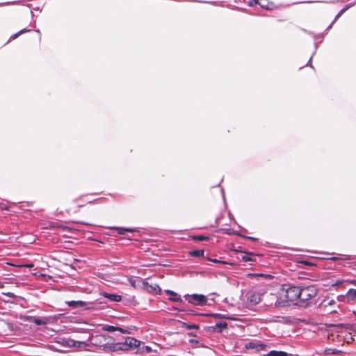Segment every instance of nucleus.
Segmentation results:
<instances>
[{
  "mask_svg": "<svg viewBox=\"0 0 356 356\" xmlns=\"http://www.w3.org/2000/svg\"><path fill=\"white\" fill-rule=\"evenodd\" d=\"M300 286L283 285L278 297L276 298L275 305L277 307H284L290 305L294 300L299 299Z\"/></svg>",
  "mask_w": 356,
  "mask_h": 356,
  "instance_id": "nucleus-1",
  "label": "nucleus"
},
{
  "mask_svg": "<svg viewBox=\"0 0 356 356\" xmlns=\"http://www.w3.org/2000/svg\"><path fill=\"white\" fill-rule=\"evenodd\" d=\"M317 294V289L314 286H300L299 300L295 305L300 307H306L309 305L308 300L315 297Z\"/></svg>",
  "mask_w": 356,
  "mask_h": 356,
  "instance_id": "nucleus-2",
  "label": "nucleus"
},
{
  "mask_svg": "<svg viewBox=\"0 0 356 356\" xmlns=\"http://www.w3.org/2000/svg\"><path fill=\"white\" fill-rule=\"evenodd\" d=\"M185 301L195 306H202L207 304V298L202 294H186L184 296Z\"/></svg>",
  "mask_w": 356,
  "mask_h": 356,
  "instance_id": "nucleus-3",
  "label": "nucleus"
},
{
  "mask_svg": "<svg viewBox=\"0 0 356 356\" xmlns=\"http://www.w3.org/2000/svg\"><path fill=\"white\" fill-rule=\"evenodd\" d=\"M65 304L72 309H83V310H90L95 309L92 302L82 301V300H71L66 301Z\"/></svg>",
  "mask_w": 356,
  "mask_h": 356,
  "instance_id": "nucleus-4",
  "label": "nucleus"
},
{
  "mask_svg": "<svg viewBox=\"0 0 356 356\" xmlns=\"http://www.w3.org/2000/svg\"><path fill=\"white\" fill-rule=\"evenodd\" d=\"M124 344L127 348V350H140V346L141 341L136 339L135 338L127 337L124 339Z\"/></svg>",
  "mask_w": 356,
  "mask_h": 356,
  "instance_id": "nucleus-5",
  "label": "nucleus"
},
{
  "mask_svg": "<svg viewBox=\"0 0 356 356\" xmlns=\"http://www.w3.org/2000/svg\"><path fill=\"white\" fill-rule=\"evenodd\" d=\"M143 288H144L147 292L158 294L161 291V288L157 284H149L147 281H143Z\"/></svg>",
  "mask_w": 356,
  "mask_h": 356,
  "instance_id": "nucleus-6",
  "label": "nucleus"
},
{
  "mask_svg": "<svg viewBox=\"0 0 356 356\" xmlns=\"http://www.w3.org/2000/svg\"><path fill=\"white\" fill-rule=\"evenodd\" d=\"M261 300L259 292L252 291L248 294V301L252 305L258 304Z\"/></svg>",
  "mask_w": 356,
  "mask_h": 356,
  "instance_id": "nucleus-7",
  "label": "nucleus"
},
{
  "mask_svg": "<svg viewBox=\"0 0 356 356\" xmlns=\"http://www.w3.org/2000/svg\"><path fill=\"white\" fill-rule=\"evenodd\" d=\"M111 337L109 335L99 334L92 337L91 338V343L95 345H100L102 342L111 339Z\"/></svg>",
  "mask_w": 356,
  "mask_h": 356,
  "instance_id": "nucleus-8",
  "label": "nucleus"
},
{
  "mask_svg": "<svg viewBox=\"0 0 356 356\" xmlns=\"http://www.w3.org/2000/svg\"><path fill=\"white\" fill-rule=\"evenodd\" d=\"M245 347L246 349H255L257 351H259V350H264L265 348L266 347V345H265L264 343H259L251 341V342L247 343L245 345Z\"/></svg>",
  "mask_w": 356,
  "mask_h": 356,
  "instance_id": "nucleus-9",
  "label": "nucleus"
},
{
  "mask_svg": "<svg viewBox=\"0 0 356 356\" xmlns=\"http://www.w3.org/2000/svg\"><path fill=\"white\" fill-rule=\"evenodd\" d=\"M111 229L116 230L117 233L120 235H125L127 232H138V229L136 228L113 227Z\"/></svg>",
  "mask_w": 356,
  "mask_h": 356,
  "instance_id": "nucleus-10",
  "label": "nucleus"
},
{
  "mask_svg": "<svg viewBox=\"0 0 356 356\" xmlns=\"http://www.w3.org/2000/svg\"><path fill=\"white\" fill-rule=\"evenodd\" d=\"M227 327V323L225 321H220L216 323L215 325L211 326V328L213 332H221L222 330Z\"/></svg>",
  "mask_w": 356,
  "mask_h": 356,
  "instance_id": "nucleus-11",
  "label": "nucleus"
},
{
  "mask_svg": "<svg viewBox=\"0 0 356 356\" xmlns=\"http://www.w3.org/2000/svg\"><path fill=\"white\" fill-rule=\"evenodd\" d=\"M103 296L111 302H120L122 300V296L118 294L104 292Z\"/></svg>",
  "mask_w": 356,
  "mask_h": 356,
  "instance_id": "nucleus-12",
  "label": "nucleus"
},
{
  "mask_svg": "<svg viewBox=\"0 0 356 356\" xmlns=\"http://www.w3.org/2000/svg\"><path fill=\"white\" fill-rule=\"evenodd\" d=\"M165 293L169 296L168 299L170 300H172L173 302H182L180 296L178 295L177 293L170 290H166Z\"/></svg>",
  "mask_w": 356,
  "mask_h": 356,
  "instance_id": "nucleus-13",
  "label": "nucleus"
},
{
  "mask_svg": "<svg viewBox=\"0 0 356 356\" xmlns=\"http://www.w3.org/2000/svg\"><path fill=\"white\" fill-rule=\"evenodd\" d=\"M30 321H33L37 325H45L47 323L48 319L46 317H34L31 316L29 318Z\"/></svg>",
  "mask_w": 356,
  "mask_h": 356,
  "instance_id": "nucleus-14",
  "label": "nucleus"
},
{
  "mask_svg": "<svg viewBox=\"0 0 356 356\" xmlns=\"http://www.w3.org/2000/svg\"><path fill=\"white\" fill-rule=\"evenodd\" d=\"M248 3L250 6H253L254 5L258 4V5H259L263 8H265V9H267V10H270V6L269 3L263 4L262 0H250L248 2Z\"/></svg>",
  "mask_w": 356,
  "mask_h": 356,
  "instance_id": "nucleus-15",
  "label": "nucleus"
},
{
  "mask_svg": "<svg viewBox=\"0 0 356 356\" xmlns=\"http://www.w3.org/2000/svg\"><path fill=\"white\" fill-rule=\"evenodd\" d=\"M354 283L356 284V280L354 281ZM346 298L348 302L350 301H356V289H350L346 293Z\"/></svg>",
  "mask_w": 356,
  "mask_h": 356,
  "instance_id": "nucleus-16",
  "label": "nucleus"
},
{
  "mask_svg": "<svg viewBox=\"0 0 356 356\" xmlns=\"http://www.w3.org/2000/svg\"><path fill=\"white\" fill-rule=\"evenodd\" d=\"M259 356H289L286 352L272 350L267 354H264Z\"/></svg>",
  "mask_w": 356,
  "mask_h": 356,
  "instance_id": "nucleus-17",
  "label": "nucleus"
},
{
  "mask_svg": "<svg viewBox=\"0 0 356 356\" xmlns=\"http://www.w3.org/2000/svg\"><path fill=\"white\" fill-rule=\"evenodd\" d=\"M103 330H106V331H108V332H114V331H116V330H119L122 333H125L126 331L122 330V328H120V327H115V326H112V325H104L103 327Z\"/></svg>",
  "mask_w": 356,
  "mask_h": 356,
  "instance_id": "nucleus-18",
  "label": "nucleus"
},
{
  "mask_svg": "<svg viewBox=\"0 0 356 356\" xmlns=\"http://www.w3.org/2000/svg\"><path fill=\"white\" fill-rule=\"evenodd\" d=\"M143 281H145V280H143L141 278H136V279H130L129 282L134 287L137 286H142L143 287Z\"/></svg>",
  "mask_w": 356,
  "mask_h": 356,
  "instance_id": "nucleus-19",
  "label": "nucleus"
},
{
  "mask_svg": "<svg viewBox=\"0 0 356 356\" xmlns=\"http://www.w3.org/2000/svg\"><path fill=\"white\" fill-rule=\"evenodd\" d=\"M200 314H202V315H205V316H210L209 314H207V313H200ZM211 316H213L215 318L235 319L234 318L228 316L227 315H221V314H220L218 313H213V314H211Z\"/></svg>",
  "mask_w": 356,
  "mask_h": 356,
  "instance_id": "nucleus-20",
  "label": "nucleus"
},
{
  "mask_svg": "<svg viewBox=\"0 0 356 356\" xmlns=\"http://www.w3.org/2000/svg\"><path fill=\"white\" fill-rule=\"evenodd\" d=\"M203 250H195L190 252V255L195 257H204Z\"/></svg>",
  "mask_w": 356,
  "mask_h": 356,
  "instance_id": "nucleus-21",
  "label": "nucleus"
},
{
  "mask_svg": "<svg viewBox=\"0 0 356 356\" xmlns=\"http://www.w3.org/2000/svg\"><path fill=\"white\" fill-rule=\"evenodd\" d=\"M350 6H346L345 8H343V9H341L339 13L338 14L336 15L334 19L333 20L332 22V24H334L335 22L342 15V14L346 12L349 8H350Z\"/></svg>",
  "mask_w": 356,
  "mask_h": 356,
  "instance_id": "nucleus-22",
  "label": "nucleus"
},
{
  "mask_svg": "<svg viewBox=\"0 0 356 356\" xmlns=\"http://www.w3.org/2000/svg\"><path fill=\"white\" fill-rule=\"evenodd\" d=\"M252 253L248 252L244 255L241 256V259L243 261L248 262V261H252L253 259L252 258Z\"/></svg>",
  "mask_w": 356,
  "mask_h": 356,
  "instance_id": "nucleus-23",
  "label": "nucleus"
},
{
  "mask_svg": "<svg viewBox=\"0 0 356 356\" xmlns=\"http://www.w3.org/2000/svg\"><path fill=\"white\" fill-rule=\"evenodd\" d=\"M342 352L339 350H337V349H332V348H327L324 350V353L325 355H329V354H340Z\"/></svg>",
  "mask_w": 356,
  "mask_h": 356,
  "instance_id": "nucleus-24",
  "label": "nucleus"
},
{
  "mask_svg": "<svg viewBox=\"0 0 356 356\" xmlns=\"http://www.w3.org/2000/svg\"><path fill=\"white\" fill-rule=\"evenodd\" d=\"M115 349L117 351L118 350H127V348L124 346L123 341H120L118 343H115Z\"/></svg>",
  "mask_w": 356,
  "mask_h": 356,
  "instance_id": "nucleus-25",
  "label": "nucleus"
},
{
  "mask_svg": "<svg viewBox=\"0 0 356 356\" xmlns=\"http://www.w3.org/2000/svg\"><path fill=\"white\" fill-rule=\"evenodd\" d=\"M29 31H30V30L26 29H22L19 32H17V33H15L14 35H11L10 38V40H14V39L17 38L19 35H20L22 33H26V32H29Z\"/></svg>",
  "mask_w": 356,
  "mask_h": 356,
  "instance_id": "nucleus-26",
  "label": "nucleus"
},
{
  "mask_svg": "<svg viewBox=\"0 0 356 356\" xmlns=\"http://www.w3.org/2000/svg\"><path fill=\"white\" fill-rule=\"evenodd\" d=\"M182 327H186V329L191 330V329H199V325L195 324H188L186 323H182Z\"/></svg>",
  "mask_w": 356,
  "mask_h": 356,
  "instance_id": "nucleus-27",
  "label": "nucleus"
},
{
  "mask_svg": "<svg viewBox=\"0 0 356 356\" xmlns=\"http://www.w3.org/2000/svg\"><path fill=\"white\" fill-rule=\"evenodd\" d=\"M193 238L194 240H197V241H202L207 240L209 238L207 236H203V235H199V236H193Z\"/></svg>",
  "mask_w": 356,
  "mask_h": 356,
  "instance_id": "nucleus-28",
  "label": "nucleus"
},
{
  "mask_svg": "<svg viewBox=\"0 0 356 356\" xmlns=\"http://www.w3.org/2000/svg\"><path fill=\"white\" fill-rule=\"evenodd\" d=\"M72 342H73L72 345L74 346H77V347H82V345H83V346H86V345L83 342H80V341H76H76H72Z\"/></svg>",
  "mask_w": 356,
  "mask_h": 356,
  "instance_id": "nucleus-29",
  "label": "nucleus"
},
{
  "mask_svg": "<svg viewBox=\"0 0 356 356\" xmlns=\"http://www.w3.org/2000/svg\"><path fill=\"white\" fill-rule=\"evenodd\" d=\"M111 351H117L115 348V343L111 344L106 347Z\"/></svg>",
  "mask_w": 356,
  "mask_h": 356,
  "instance_id": "nucleus-30",
  "label": "nucleus"
},
{
  "mask_svg": "<svg viewBox=\"0 0 356 356\" xmlns=\"http://www.w3.org/2000/svg\"><path fill=\"white\" fill-rule=\"evenodd\" d=\"M208 260H209V261H212V262H215V263H222V264H226V262H225V261H220V260H218V259H208Z\"/></svg>",
  "mask_w": 356,
  "mask_h": 356,
  "instance_id": "nucleus-31",
  "label": "nucleus"
},
{
  "mask_svg": "<svg viewBox=\"0 0 356 356\" xmlns=\"http://www.w3.org/2000/svg\"><path fill=\"white\" fill-rule=\"evenodd\" d=\"M0 209L2 210H9L8 207L3 205V204H0Z\"/></svg>",
  "mask_w": 356,
  "mask_h": 356,
  "instance_id": "nucleus-32",
  "label": "nucleus"
},
{
  "mask_svg": "<svg viewBox=\"0 0 356 356\" xmlns=\"http://www.w3.org/2000/svg\"><path fill=\"white\" fill-rule=\"evenodd\" d=\"M245 238H246L247 239H249V240H251V241H257V238H254V237H252V236H244Z\"/></svg>",
  "mask_w": 356,
  "mask_h": 356,
  "instance_id": "nucleus-33",
  "label": "nucleus"
},
{
  "mask_svg": "<svg viewBox=\"0 0 356 356\" xmlns=\"http://www.w3.org/2000/svg\"><path fill=\"white\" fill-rule=\"evenodd\" d=\"M143 348H145V350H146V351H147V353H150V352H151V350H152V348H151L149 346H143Z\"/></svg>",
  "mask_w": 356,
  "mask_h": 356,
  "instance_id": "nucleus-34",
  "label": "nucleus"
},
{
  "mask_svg": "<svg viewBox=\"0 0 356 356\" xmlns=\"http://www.w3.org/2000/svg\"><path fill=\"white\" fill-rule=\"evenodd\" d=\"M262 3L263 4H267V3H269L270 6V9H272V6H273V3H269L268 1H264L262 0Z\"/></svg>",
  "mask_w": 356,
  "mask_h": 356,
  "instance_id": "nucleus-35",
  "label": "nucleus"
},
{
  "mask_svg": "<svg viewBox=\"0 0 356 356\" xmlns=\"http://www.w3.org/2000/svg\"><path fill=\"white\" fill-rule=\"evenodd\" d=\"M333 24H332V23L330 24V26H328V27L327 28L326 31H328L330 29H331Z\"/></svg>",
  "mask_w": 356,
  "mask_h": 356,
  "instance_id": "nucleus-36",
  "label": "nucleus"
},
{
  "mask_svg": "<svg viewBox=\"0 0 356 356\" xmlns=\"http://www.w3.org/2000/svg\"><path fill=\"white\" fill-rule=\"evenodd\" d=\"M311 60H312V58H310V59H309V60L308 61V63H307V65H310L311 67H312V66L311 65Z\"/></svg>",
  "mask_w": 356,
  "mask_h": 356,
  "instance_id": "nucleus-37",
  "label": "nucleus"
},
{
  "mask_svg": "<svg viewBox=\"0 0 356 356\" xmlns=\"http://www.w3.org/2000/svg\"><path fill=\"white\" fill-rule=\"evenodd\" d=\"M314 1H306V3H313ZM316 2H318V1H316Z\"/></svg>",
  "mask_w": 356,
  "mask_h": 356,
  "instance_id": "nucleus-38",
  "label": "nucleus"
},
{
  "mask_svg": "<svg viewBox=\"0 0 356 356\" xmlns=\"http://www.w3.org/2000/svg\"><path fill=\"white\" fill-rule=\"evenodd\" d=\"M338 259L337 257H333L332 259H333V260H336V259Z\"/></svg>",
  "mask_w": 356,
  "mask_h": 356,
  "instance_id": "nucleus-39",
  "label": "nucleus"
},
{
  "mask_svg": "<svg viewBox=\"0 0 356 356\" xmlns=\"http://www.w3.org/2000/svg\"><path fill=\"white\" fill-rule=\"evenodd\" d=\"M235 234H237L238 236H242L240 234H238V233H236V232Z\"/></svg>",
  "mask_w": 356,
  "mask_h": 356,
  "instance_id": "nucleus-40",
  "label": "nucleus"
},
{
  "mask_svg": "<svg viewBox=\"0 0 356 356\" xmlns=\"http://www.w3.org/2000/svg\"><path fill=\"white\" fill-rule=\"evenodd\" d=\"M190 335L191 336H195V334H193V333H191Z\"/></svg>",
  "mask_w": 356,
  "mask_h": 356,
  "instance_id": "nucleus-41",
  "label": "nucleus"
},
{
  "mask_svg": "<svg viewBox=\"0 0 356 356\" xmlns=\"http://www.w3.org/2000/svg\"><path fill=\"white\" fill-rule=\"evenodd\" d=\"M2 285L0 284V287Z\"/></svg>",
  "mask_w": 356,
  "mask_h": 356,
  "instance_id": "nucleus-42",
  "label": "nucleus"
},
{
  "mask_svg": "<svg viewBox=\"0 0 356 356\" xmlns=\"http://www.w3.org/2000/svg\"><path fill=\"white\" fill-rule=\"evenodd\" d=\"M356 314V313H355Z\"/></svg>",
  "mask_w": 356,
  "mask_h": 356,
  "instance_id": "nucleus-43",
  "label": "nucleus"
}]
</instances>
